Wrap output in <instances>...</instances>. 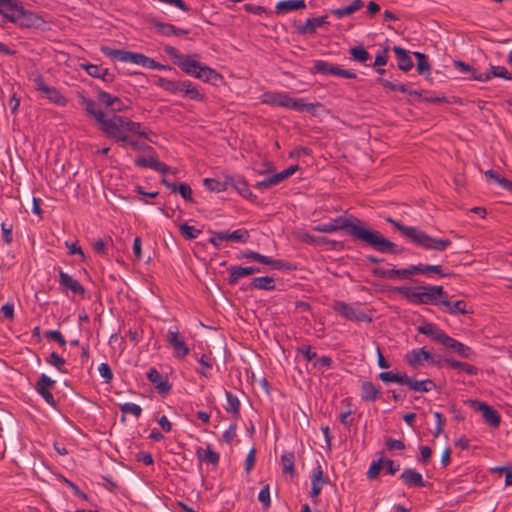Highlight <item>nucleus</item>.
<instances>
[{"label":"nucleus","mask_w":512,"mask_h":512,"mask_svg":"<svg viewBox=\"0 0 512 512\" xmlns=\"http://www.w3.org/2000/svg\"><path fill=\"white\" fill-rule=\"evenodd\" d=\"M117 96H113L105 91L99 90L97 92V99L100 103L110 108L113 106Z\"/></svg>","instance_id":"nucleus-60"},{"label":"nucleus","mask_w":512,"mask_h":512,"mask_svg":"<svg viewBox=\"0 0 512 512\" xmlns=\"http://www.w3.org/2000/svg\"><path fill=\"white\" fill-rule=\"evenodd\" d=\"M327 16H320L309 18L304 24L294 23L297 32L301 35H313L316 33L318 27L328 24Z\"/></svg>","instance_id":"nucleus-17"},{"label":"nucleus","mask_w":512,"mask_h":512,"mask_svg":"<svg viewBox=\"0 0 512 512\" xmlns=\"http://www.w3.org/2000/svg\"><path fill=\"white\" fill-rule=\"evenodd\" d=\"M181 235L187 240L196 239L200 234L201 230L196 229L194 226H190L187 223H183L179 226Z\"/></svg>","instance_id":"nucleus-50"},{"label":"nucleus","mask_w":512,"mask_h":512,"mask_svg":"<svg viewBox=\"0 0 512 512\" xmlns=\"http://www.w3.org/2000/svg\"><path fill=\"white\" fill-rule=\"evenodd\" d=\"M385 221L391 224L399 232H401V234L408 238L412 243L423 249L444 251L452 244L450 239L433 238L419 228L413 226H405L390 216L386 217Z\"/></svg>","instance_id":"nucleus-2"},{"label":"nucleus","mask_w":512,"mask_h":512,"mask_svg":"<svg viewBox=\"0 0 512 512\" xmlns=\"http://www.w3.org/2000/svg\"><path fill=\"white\" fill-rule=\"evenodd\" d=\"M399 478L408 488H423L427 486V482L423 479L421 473L412 468H405Z\"/></svg>","instance_id":"nucleus-16"},{"label":"nucleus","mask_w":512,"mask_h":512,"mask_svg":"<svg viewBox=\"0 0 512 512\" xmlns=\"http://www.w3.org/2000/svg\"><path fill=\"white\" fill-rule=\"evenodd\" d=\"M492 473L504 474L505 485L512 486V465L496 466L491 469Z\"/></svg>","instance_id":"nucleus-56"},{"label":"nucleus","mask_w":512,"mask_h":512,"mask_svg":"<svg viewBox=\"0 0 512 512\" xmlns=\"http://www.w3.org/2000/svg\"><path fill=\"white\" fill-rule=\"evenodd\" d=\"M46 361L48 364L54 366L58 371L67 373V370L64 369V365L66 363L65 359L59 356L56 352H51Z\"/></svg>","instance_id":"nucleus-52"},{"label":"nucleus","mask_w":512,"mask_h":512,"mask_svg":"<svg viewBox=\"0 0 512 512\" xmlns=\"http://www.w3.org/2000/svg\"><path fill=\"white\" fill-rule=\"evenodd\" d=\"M226 398L228 402L227 412L232 413L234 418H238L240 415V401L236 395L230 391H226Z\"/></svg>","instance_id":"nucleus-42"},{"label":"nucleus","mask_w":512,"mask_h":512,"mask_svg":"<svg viewBox=\"0 0 512 512\" xmlns=\"http://www.w3.org/2000/svg\"><path fill=\"white\" fill-rule=\"evenodd\" d=\"M33 82L35 84V89L44 93L50 102L59 106H65L67 104V99L60 93L57 88L48 86L41 74H36Z\"/></svg>","instance_id":"nucleus-8"},{"label":"nucleus","mask_w":512,"mask_h":512,"mask_svg":"<svg viewBox=\"0 0 512 512\" xmlns=\"http://www.w3.org/2000/svg\"><path fill=\"white\" fill-rule=\"evenodd\" d=\"M250 286L257 290L272 291L275 289V280L271 276L255 277L251 280Z\"/></svg>","instance_id":"nucleus-37"},{"label":"nucleus","mask_w":512,"mask_h":512,"mask_svg":"<svg viewBox=\"0 0 512 512\" xmlns=\"http://www.w3.org/2000/svg\"><path fill=\"white\" fill-rule=\"evenodd\" d=\"M333 309L348 320L366 323L372 322V318L368 314L343 301H335Z\"/></svg>","instance_id":"nucleus-7"},{"label":"nucleus","mask_w":512,"mask_h":512,"mask_svg":"<svg viewBox=\"0 0 512 512\" xmlns=\"http://www.w3.org/2000/svg\"><path fill=\"white\" fill-rule=\"evenodd\" d=\"M153 154L150 155L148 158L145 157H137L135 159V165L140 168H151L155 171H158L162 174H166L169 172L170 167L166 165L165 163H162L158 160L157 155L155 151H152Z\"/></svg>","instance_id":"nucleus-18"},{"label":"nucleus","mask_w":512,"mask_h":512,"mask_svg":"<svg viewBox=\"0 0 512 512\" xmlns=\"http://www.w3.org/2000/svg\"><path fill=\"white\" fill-rule=\"evenodd\" d=\"M55 384L56 382L46 374H42L35 384V390L37 393L46 401L47 404L54 408L57 407V402L50 390L55 387Z\"/></svg>","instance_id":"nucleus-10"},{"label":"nucleus","mask_w":512,"mask_h":512,"mask_svg":"<svg viewBox=\"0 0 512 512\" xmlns=\"http://www.w3.org/2000/svg\"><path fill=\"white\" fill-rule=\"evenodd\" d=\"M443 346L454 350L460 357L465 359H473L475 357V352L472 350L471 347L466 346L465 344L459 342L458 340L450 337L448 335L447 339L445 340Z\"/></svg>","instance_id":"nucleus-24"},{"label":"nucleus","mask_w":512,"mask_h":512,"mask_svg":"<svg viewBox=\"0 0 512 512\" xmlns=\"http://www.w3.org/2000/svg\"><path fill=\"white\" fill-rule=\"evenodd\" d=\"M431 358V353L426 350L425 347L413 349L408 352L405 356V361L413 368H417L421 365V363L425 361H429Z\"/></svg>","instance_id":"nucleus-26"},{"label":"nucleus","mask_w":512,"mask_h":512,"mask_svg":"<svg viewBox=\"0 0 512 512\" xmlns=\"http://www.w3.org/2000/svg\"><path fill=\"white\" fill-rule=\"evenodd\" d=\"M299 239L307 244L311 245H323L330 244L334 249L344 248V243L340 241L329 240L325 237H316L307 232L299 233Z\"/></svg>","instance_id":"nucleus-27"},{"label":"nucleus","mask_w":512,"mask_h":512,"mask_svg":"<svg viewBox=\"0 0 512 512\" xmlns=\"http://www.w3.org/2000/svg\"><path fill=\"white\" fill-rule=\"evenodd\" d=\"M249 231L246 229H237L231 233L227 232V236H224L223 238H228V240L240 242V243H246L249 239Z\"/></svg>","instance_id":"nucleus-51"},{"label":"nucleus","mask_w":512,"mask_h":512,"mask_svg":"<svg viewBox=\"0 0 512 512\" xmlns=\"http://www.w3.org/2000/svg\"><path fill=\"white\" fill-rule=\"evenodd\" d=\"M203 183L207 189L214 192H223L226 191L229 187V184L226 183V178L222 182L213 178H205Z\"/></svg>","instance_id":"nucleus-45"},{"label":"nucleus","mask_w":512,"mask_h":512,"mask_svg":"<svg viewBox=\"0 0 512 512\" xmlns=\"http://www.w3.org/2000/svg\"><path fill=\"white\" fill-rule=\"evenodd\" d=\"M183 72L187 75L198 78L204 82L210 83L214 86H218L222 81L223 77L216 70L204 65L200 61L191 59L189 63L183 64Z\"/></svg>","instance_id":"nucleus-4"},{"label":"nucleus","mask_w":512,"mask_h":512,"mask_svg":"<svg viewBox=\"0 0 512 512\" xmlns=\"http://www.w3.org/2000/svg\"><path fill=\"white\" fill-rule=\"evenodd\" d=\"M306 8L304 0H284L277 3L275 11L278 14L288 13L291 11L302 10Z\"/></svg>","instance_id":"nucleus-34"},{"label":"nucleus","mask_w":512,"mask_h":512,"mask_svg":"<svg viewBox=\"0 0 512 512\" xmlns=\"http://www.w3.org/2000/svg\"><path fill=\"white\" fill-rule=\"evenodd\" d=\"M258 500L263 504V507L265 509L270 507L271 501H270V491H269V485L266 484L259 492Z\"/></svg>","instance_id":"nucleus-62"},{"label":"nucleus","mask_w":512,"mask_h":512,"mask_svg":"<svg viewBox=\"0 0 512 512\" xmlns=\"http://www.w3.org/2000/svg\"><path fill=\"white\" fill-rule=\"evenodd\" d=\"M100 376L104 379L105 383H110L113 379V372L107 363H101L98 368Z\"/></svg>","instance_id":"nucleus-63"},{"label":"nucleus","mask_w":512,"mask_h":512,"mask_svg":"<svg viewBox=\"0 0 512 512\" xmlns=\"http://www.w3.org/2000/svg\"><path fill=\"white\" fill-rule=\"evenodd\" d=\"M226 183L229 184V187H233L242 197L248 200H256V196L249 189V184L247 181L242 178H234L232 176L226 175Z\"/></svg>","instance_id":"nucleus-22"},{"label":"nucleus","mask_w":512,"mask_h":512,"mask_svg":"<svg viewBox=\"0 0 512 512\" xmlns=\"http://www.w3.org/2000/svg\"><path fill=\"white\" fill-rule=\"evenodd\" d=\"M7 22L17 24L23 28H30L38 26L40 18L22 7V9L16 10V14H11L10 16L4 15L0 21V26H4Z\"/></svg>","instance_id":"nucleus-5"},{"label":"nucleus","mask_w":512,"mask_h":512,"mask_svg":"<svg viewBox=\"0 0 512 512\" xmlns=\"http://www.w3.org/2000/svg\"><path fill=\"white\" fill-rule=\"evenodd\" d=\"M424 288V285H419L415 287L400 286L395 287L394 292L400 294L411 304L423 305Z\"/></svg>","instance_id":"nucleus-11"},{"label":"nucleus","mask_w":512,"mask_h":512,"mask_svg":"<svg viewBox=\"0 0 512 512\" xmlns=\"http://www.w3.org/2000/svg\"><path fill=\"white\" fill-rule=\"evenodd\" d=\"M150 23L153 25V27L156 29V32L163 36H171L173 35L174 31V25L170 23H164L156 19L150 20Z\"/></svg>","instance_id":"nucleus-47"},{"label":"nucleus","mask_w":512,"mask_h":512,"mask_svg":"<svg viewBox=\"0 0 512 512\" xmlns=\"http://www.w3.org/2000/svg\"><path fill=\"white\" fill-rule=\"evenodd\" d=\"M474 405L477 407V410L482 413L486 423L492 427H498L500 425L501 417L496 409L481 401H475Z\"/></svg>","instance_id":"nucleus-19"},{"label":"nucleus","mask_w":512,"mask_h":512,"mask_svg":"<svg viewBox=\"0 0 512 512\" xmlns=\"http://www.w3.org/2000/svg\"><path fill=\"white\" fill-rule=\"evenodd\" d=\"M381 396V391L371 381L361 383V399L364 402H375Z\"/></svg>","instance_id":"nucleus-32"},{"label":"nucleus","mask_w":512,"mask_h":512,"mask_svg":"<svg viewBox=\"0 0 512 512\" xmlns=\"http://www.w3.org/2000/svg\"><path fill=\"white\" fill-rule=\"evenodd\" d=\"M288 96L289 94L285 92L265 93L263 95V103L273 106L285 107V103L287 102Z\"/></svg>","instance_id":"nucleus-38"},{"label":"nucleus","mask_w":512,"mask_h":512,"mask_svg":"<svg viewBox=\"0 0 512 512\" xmlns=\"http://www.w3.org/2000/svg\"><path fill=\"white\" fill-rule=\"evenodd\" d=\"M405 385L415 392H429L436 388V384L431 379L416 380L412 377H404Z\"/></svg>","instance_id":"nucleus-29"},{"label":"nucleus","mask_w":512,"mask_h":512,"mask_svg":"<svg viewBox=\"0 0 512 512\" xmlns=\"http://www.w3.org/2000/svg\"><path fill=\"white\" fill-rule=\"evenodd\" d=\"M418 332L431 337L434 341L444 344L448 335L433 323H425L418 327Z\"/></svg>","instance_id":"nucleus-25"},{"label":"nucleus","mask_w":512,"mask_h":512,"mask_svg":"<svg viewBox=\"0 0 512 512\" xmlns=\"http://www.w3.org/2000/svg\"><path fill=\"white\" fill-rule=\"evenodd\" d=\"M444 361L449 367L457 369L459 371H463L468 375L475 376L478 374V368L469 363L461 362L452 358H445Z\"/></svg>","instance_id":"nucleus-36"},{"label":"nucleus","mask_w":512,"mask_h":512,"mask_svg":"<svg viewBox=\"0 0 512 512\" xmlns=\"http://www.w3.org/2000/svg\"><path fill=\"white\" fill-rule=\"evenodd\" d=\"M414 56L417 59V71L419 74H423L425 72H429L431 67L428 62V57L421 52H414Z\"/></svg>","instance_id":"nucleus-55"},{"label":"nucleus","mask_w":512,"mask_h":512,"mask_svg":"<svg viewBox=\"0 0 512 512\" xmlns=\"http://www.w3.org/2000/svg\"><path fill=\"white\" fill-rule=\"evenodd\" d=\"M22 7L19 0H0V21L4 15L16 14V10L22 9Z\"/></svg>","instance_id":"nucleus-39"},{"label":"nucleus","mask_w":512,"mask_h":512,"mask_svg":"<svg viewBox=\"0 0 512 512\" xmlns=\"http://www.w3.org/2000/svg\"><path fill=\"white\" fill-rule=\"evenodd\" d=\"M393 51L396 55L398 68L400 70L407 72L413 68V61L404 48L400 46H394Z\"/></svg>","instance_id":"nucleus-33"},{"label":"nucleus","mask_w":512,"mask_h":512,"mask_svg":"<svg viewBox=\"0 0 512 512\" xmlns=\"http://www.w3.org/2000/svg\"><path fill=\"white\" fill-rule=\"evenodd\" d=\"M281 462L283 464V473H289L291 475L294 474V463H295V456L293 452L290 453H284L281 456Z\"/></svg>","instance_id":"nucleus-54"},{"label":"nucleus","mask_w":512,"mask_h":512,"mask_svg":"<svg viewBox=\"0 0 512 512\" xmlns=\"http://www.w3.org/2000/svg\"><path fill=\"white\" fill-rule=\"evenodd\" d=\"M156 85L172 94L181 93L184 97H187L191 100L201 102L205 100V95L202 94L198 88L194 86L193 83L189 80L175 81L159 77Z\"/></svg>","instance_id":"nucleus-3"},{"label":"nucleus","mask_w":512,"mask_h":512,"mask_svg":"<svg viewBox=\"0 0 512 512\" xmlns=\"http://www.w3.org/2000/svg\"><path fill=\"white\" fill-rule=\"evenodd\" d=\"M382 459H379L378 461H373L371 466L369 467L367 471V478L369 480H374L378 477L381 468H382Z\"/></svg>","instance_id":"nucleus-61"},{"label":"nucleus","mask_w":512,"mask_h":512,"mask_svg":"<svg viewBox=\"0 0 512 512\" xmlns=\"http://www.w3.org/2000/svg\"><path fill=\"white\" fill-rule=\"evenodd\" d=\"M200 449L197 451V454L201 460H204L206 462H209L213 465H217L220 459L219 453L211 450L210 448H207L204 455L202 456L200 453Z\"/></svg>","instance_id":"nucleus-57"},{"label":"nucleus","mask_w":512,"mask_h":512,"mask_svg":"<svg viewBox=\"0 0 512 512\" xmlns=\"http://www.w3.org/2000/svg\"><path fill=\"white\" fill-rule=\"evenodd\" d=\"M327 483H329V479L324 475L322 466L318 464L312 471L311 485L317 484L323 487Z\"/></svg>","instance_id":"nucleus-48"},{"label":"nucleus","mask_w":512,"mask_h":512,"mask_svg":"<svg viewBox=\"0 0 512 512\" xmlns=\"http://www.w3.org/2000/svg\"><path fill=\"white\" fill-rule=\"evenodd\" d=\"M147 378L159 393L168 394L170 392L172 387L168 382L167 376L160 374L156 368L152 367L148 370Z\"/></svg>","instance_id":"nucleus-20"},{"label":"nucleus","mask_w":512,"mask_h":512,"mask_svg":"<svg viewBox=\"0 0 512 512\" xmlns=\"http://www.w3.org/2000/svg\"><path fill=\"white\" fill-rule=\"evenodd\" d=\"M107 137L114 139L116 142L127 143L133 141L129 136L124 133V129L118 126L114 121L109 118V122L101 130Z\"/></svg>","instance_id":"nucleus-21"},{"label":"nucleus","mask_w":512,"mask_h":512,"mask_svg":"<svg viewBox=\"0 0 512 512\" xmlns=\"http://www.w3.org/2000/svg\"><path fill=\"white\" fill-rule=\"evenodd\" d=\"M167 342L173 348L175 357L184 358L189 354V348L182 339L178 329L168 330Z\"/></svg>","instance_id":"nucleus-12"},{"label":"nucleus","mask_w":512,"mask_h":512,"mask_svg":"<svg viewBox=\"0 0 512 512\" xmlns=\"http://www.w3.org/2000/svg\"><path fill=\"white\" fill-rule=\"evenodd\" d=\"M319 106H321L320 103H306L302 98H293L289 95L284 108L292 109L298 112H313L314 109Z\"/></svg>","instance_id":"nucleus-30"},{"label":"nucleus","mask_w":512,"mask_h":512,"mask_svg":"<svg viewBox=\"0 0 512 512\" xmlns=\"http://www.w3.org/2000/svg\"><path fill=\"white\" fill-rule=\"evenodd\" d=\"M423 305H441V301L446 299V291L440 285H424Z\"/></svg>","instance_id":"nucleus-14"},{"label":"nucleus","mask_w":512,"mask_h":512,"mask_svg":"<svg viewBox=\"0 0 512 512\" xmlns=\"http://www.w3.org/2000/svg\"><path fill=\"white\" fill-rule=\"evenodd\" d=\"M260 271H261L260 268L255 267V266H248V267L231 266L228 268V272H229L228 283L230 285H236L238 280L241 277L256 274V273H259Z\"/></svg>","instance_id":"nucleus-23"},{"label":"nucleus","mask_w":512,"mask_h":512,"mask_svg":"<svg viewBox=\"0 0 512 512\" xmlns=\"http://www.w3.org/2000/svg\"><path fill=\"white\" fill-rule=\"evenodd\" d=\"M164 52L170 56L173 60V63L175 65H177L182 71H183V67L185 68V66L183 64H187L190 62V58L189 56L187 57H184L182 56L178 50L176 48H174L173 46H170V45H166L164 47Z\"/></svg>","instance_id":"nucleus-40"},{"label":"nucleus","mask_w":512,"mask_h":512,"mask_svg":"<svg viewBox=\"0 0 512 512\" xmlns=\"http://www.w3.org/2000/svg\"><path fill=\"white\" fill-rule=\"evenodd\" d=\"M101 52L112 59H117L121 62H131V56L133 55L132 51H126L121 49H114L109 46H102Z\"/></svg>","instance_id":"nucleus-35"},{"label":"nucleus","mask_w":512,"mask_h":512,"mask_svg":"<svg viewBox=\"0 0 512 512\" xmlns=\"http://www.w3.org/2000/svg\"><path fill=\"white\" fill-rule=\"evenodd\" d=\"M489 80L493 77H500L505 80H512V74L504 66L491 65L489 71H486Z\"/></svg>","instance_id":"nucleus-49"},{"label":"nucleus","mask_w":512,"mask_h":512,"mask_svg":"<svg viewBox=\"0 0 512 512\" xmlns=\"http://www.w3.org/2000/svg\"><path fill=\"white\" fill-rule=\"evenodd\" d=\"M441 305L444 306L446 308V312L451 315H466L472 312L467 309V302L464 300L451 302L449 300L448 293H446V299L444 298L443 301H441Z\"/></svg>","instance_id":"nucleus-28"},{"label":"nucleus","mask_w":512,"mask_h":512,"mask_svg":"<svg viewBox=\"0 0 512 512\" xmlns=\"http://www.w3.org/2000/svg\"><path fill=\"white\" fill-rule=\"evenodd\" d=\"M418 265H411L408 268L395 269L393 268L394 279H409L412 275L418 274Z\"/></svg>","instance_id":"nucleus-53"},{"label":"nucleus","mask_w":512,"mask_h":512,"mask_svg":"<svg viewBox=\"0 0 512 512\" xmlns=\"http://www.w3.org/2000/svg\"><path fill=\"white\" fill-rule=\"evenodd\" d=\"M112 121H114L118 126L123 128L125 131L131 132L133 134L139 135L141 132V123L134 122L127 117L120 116L117 114H113L109 117Z\"/></svg>","instance_id":"nucleus-31"},{"label":"nucleus","mask_w":512,"mask_h":512,"mask_svg":"<svg viewBox=\"0 0 512 512\" xmlns=\"http://www.w3.org/2000/svg\"><path fill=\"white\" fill-rule=\"evenodd\" d=\"M1 230H2V239L3 241L9 245L12 243L13 241V224L12 223H7V222H2L1 223Z\"/></svg>","instance_id":"nucleus-59"},{"label":"nucleus","mask_w":512,"mask_h":512,"mask_svg":"<svg viewBox=\"0 0 512 512\" xmlns=\"http://www.w3.org/2000/svg\"><path fill=\"white\" fill-rule=\"evenodd\" d=\"M310 72L312 74H331L334 76H339L347 79H355L357 77L355 72L347 69H342L339 66L330 64L324 60H315L313 67L310 69Z\"/></svg>","instance_id":"nucleus-6"},{"label":"nucleus","mask_w":512,"mask_h":512,"mask_svg":"<svg viewBox=\"0 0 512 512\" xmlns=\"http://www.w3.org/2000/svg\"><path fill=\"white\" fill-rule=\"evenodd\" d=\"M349 53L354 61L362 64L371 59L369 52L361 45L350 48Z\"/></svg>","instance_id":"nucleus-41"},{"label":"nucleus","mask_w":512,"mask_h":512,"mask_svg":"<svg viewBox=\"0 0 512 512\" xmlns=\"http://www.w3.org/2000/svg\"><path fill=\"white\" fill-rule=\"evenodd\" d=\"M59 286L65 293L71 291L75 295L83 296L85 294L84 286L72 276L60 269L59 271Z\"/></svg>","instance_id":"nucleus-13"},{"label":"nucleus","mask_w":512,"mask_h":512,"mask_svg":"<svg viewBox=\"0 0 512 512\" xmlns=\"http://www.w3.org/2000/svg\"><path fill=\"white\" fill-rule=\"evenodd\" d=\"M336 231L343 230L355 240H359L366 246L383 254H401L403 247L398 246L388 238L384 237L378 230L365 227L363 222L354 216L350 218L339 216L331 221Z\"/></svg>","instance_id":"nucleus-1"},{"label":"nucleus","mask_w":512,"mask_h":512,"mask_svg":"<svg viewBox=\"0 0 512 512\" xmlns=\"http://www.w3.org/2000/svg\"><path fill=\"white\" fill-rule=\"evenodd\" d=\"M237 258L238 259H240V258L250 259V260L256 261L258 263L264 264V265H269L273 269H277V270H282V269L290 270L292 268V265L289 262H285L283 260L271 259L270 257L262 255L255 251L242 252L240 255L237 256Z\"/></svg>","instance_id":"nucleus-9"},{"label":"nucleus","mask_w":512,"mask_h":512,"mask_svg":"<svg viewBox=\"0 0 512 512\" xmlns=\"http://www.w3.org/2000/svg\"><path fill=\"white\" fill-rule=\"evenodd\" d=\"M119 408H120V411L123 414L131 413L136 418L140 417V415L142 413L141 407L139 405H137V404H134V403H124V404H121L119 406Z\"/></svg>","instance_id":"nucleus-58"},{"label":"nucleus","mask_w":512,"mask_h":512,"mask_svg":"<svg viewBox=\"0 0 512 512\" xmlns=\"http://www.w3.org/2000/svg\"><path fill=\"white\" fill-rule=\"evenodd\" d=\"M418 274L428 275L429 273H436L441 277H448L453 275L452 273H446L442 270L440 265H428V264H419L418 265Z\"/></svg>","instance_id":"nucleus-44"},{"label":"nucleus","mask_w":512,"mask_h":512,"mask_svg":"<svg viewBox=\"0 0 512 512\" xmlns=\"http://www.w3.org/2000/svg\"><path fill=\"white\" fill-rule=\"evenodd\" d=\"M485 176L487 180L489 181H495L498 183L503 189L509 191L510 187L512 186V181L508 180L507 178L501 176L500 174L496 173L493 170H487L485 172Z\"/></svg>","instance_id":"nucleus-43"},{"label":"nucleus","mask_w":512,"mask_h":512,"mask_svg":"<svg viewBox=\"0 0 512 512\" xmlns=\"http://www.w3.org/2000/svg\"><path fill=\"white\" fill-rule=\"evenodd\" d=\"M406 374H400V373H393L391 371L387 372H381L378 375V378L383 381L384 383H390L395 382L401 385H405L404 377H406Z\"/></svg>","instance_id":"nucleus-46"},{"label":"nucleus","mask_w":512,"mask_h":512,"mask_svg":"<svg viewBox=\"0 0 512 512\" xmlns=\"http://www.w3.org/2000/svg\"><path fill=\"white\" fill-rule=\"evenodd\" d=\"M81 105L84 107L86 114L94 118L100 124L101 130L106 126V123L109 122V118L105 117L104 112L97 108V104L94 100L81 96Z\"/></svg>","instance_id":"nucleus-15"},{"label":"nucleus","mask_w":512,"mask_h":512,"mask_svg":"<svg viewBox=\"0 0 512 512\" xmlns=\"http://www.w3.org/2000/svg\"><path fill=\"white\" fill-rule=\"evenodd\" d=\"M45 337L50 340L56 341L61 347L66 345V340L58 330H49L45 333Z\"/></svg>","instance_id":"nucleus-64"}]
</instances>
